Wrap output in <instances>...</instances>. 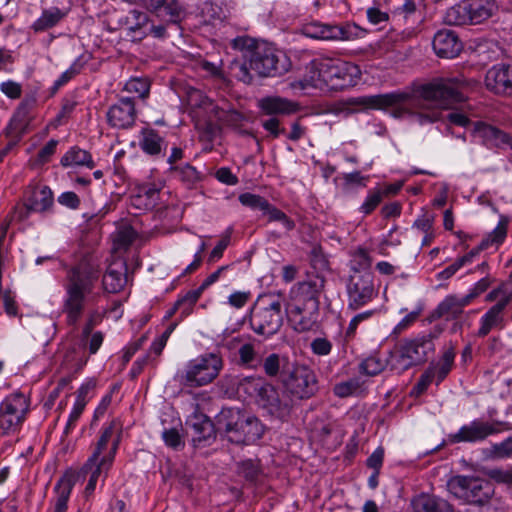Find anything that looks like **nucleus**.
<instances>
[{
  "label": "nucleus",
  "mask_w": 512,
  "mask_h": 512,
  "mask_svg": "<svg viewBox=\"0 0 512 512\" xmlns=\"http://www.w3.org/2000/svg\"><path fill=\"white\" fill-rule=\"evenodd\" d=\"M239 390L255 397L256 404L268 416L287 421L293 409V402L287 391H282L262 377H245L238 383Z\"/></svg>",
  "instance_id": "4"
},
{
  "label": "nucleus",
  "mask_w": 512,
  "mask_h": 512,
  "mask_svg": "<svg viewBox=\"0 0 512 512\" xmlns=\"http://www.w3.org/2000/svg\"><path fill=\"white\" fill-rule=\"evenodd\" d=\"M217 431L232 443L251 445L262 438L265 426L255 415L238 408H224L217 415Z\"/></svg>",
  "instance_id": "5"
},
{
  "label": "nucleus",
  "mask_w": 512,
  "mask_h": 512,
  "mask_svg": "<svg viewBox=\"0 0 512 512\" xmlns=\"http://www.w3.org/2000/svg\"><path fill=\"white\" fill-rule=\"evenodd\" d=\"M118 444H119V438L113 440L111 448L109 449V451L107 453L102 455L101 460H96V463H94L93 465H91L89 467H86V462L82 466L80 473L83 475H87V474L90 475L88 483L84 490L86 497L93 494V492L96 488V485H97L98 478L101 475V473L105 472V474H106L107 471L111 468L112 463L115 458L117 448H118Z\"/></svg>",
  "instance_id": "24"
},
{
  "label": "nucleus",
  "mask_w": 512,
  "mask_h": 512,
  "mask_svg": "<svg viewBox=\"0 0 512 512\" xmlns=\"http://www.w3.org/2000/svg\"><path fill=\"white\" fill-rule=\"evenodd\" d=\"M485 85L488 90L499 95H512V65L497 64L486 73Z\"/></svg>",
  "instance_id": "23"
},
{
  "label": "nucleus",
  "mask_w": 512,
  "mask_h": 512,
  "mask_svg": "<svg viewBox=\"0 0 512 512\" xmlns=\"http://www.w3.org/2000/svg\"><path fill=\"white\" fill-rule=\"evenodd\" d=\"M448 490L468 504L465 512H496L492 505V483L478 477L457 475L447 482Z\"/></svg>",
  "instance_id": "6"
},
{
  "label": "nucleus",
  "mask_w": 512,
  "mask_h": 512,
  "mask_svg": "<svg viewBox=\"0 0 512 512\" xmlns=\"http://www.w3.org/2000/svg\"><path fill=\"white\" fill-rule=\"evenodd\" d=\"M129 29L133 32L141 30L149 22V17L145 12L133 9L126 18Z\"/></svg>",
  "instance_id": "54"
},
{
  "label": "nucleus",
  "mask_w": 512,
  "mask_h": 512,
  "mask_svg": "<svg viewBox=\"0 0 512 512\" xmlns=\"http://www.w3.org/2000/svg\"><path fill=\"white\" fill-rule=\"evenodd\" d=\"M361 77L359 67L338 58L312 59L305 67L302 79L290 83L294 90L316 89L344 90L357 84Z\"/></svg>",
  "instance_id": "1"
},
{
  "label": "nucleus",
  "mask_w": 512,
  "mask_h": 512,
  "mask_svg": "<svg viewBox=\"0 0 512 512\" xmlns=\"http://www.w3.org/2000/svg\"><path fill=\"white\" fill-rule=\"evenodd\" d=\"M497 431V428L490 422L474 420L462 426L457 433L451 434L450 441L452 443L480 442L497 433Z\"/></svg>",
  "instance_id": "25"
},
{
  "label": "nucleus",
  "mask_w": 512,
  "mask_h": 512,
  "mask_svg": "<svg viewBox=\"0 0 512 512\" xmlns=\"http://www.w3.org/2000/svg\"><path fill=\"white\" fill-rule=\"evenodd\" d=\"M231 235H232V228H228L225 231V233L222 235L219 242L216 244V246L210 252L209 257H208L209 262H215L223 256L225 249L230 244Z\"/></svg>",
  "instance_id": "55"
},
{
  "label": "nucleus",
  "mask_w": 512,
  "mask_h": 512,
  "mask_svg": "<svg viewBox=\"0 0 512 512\" xmlns=\"http://www.w3.org/2000/svg\"><path fill=\"white\" fill-rule=\"evenodd\" d=\"M473 137L481 141L485 146L500 149H512V136L505 131L490 124L476 121L472 123Z\"/></svg>",
  "instance_id": "20"
},
{
  "label": "nucleus",
  "mask_w": 512,
  "mask_h": 512,
  "mask_svg": "<svg viewBox=\"0 0 512 512\" xmlns=\"http://www.w3.org/2000/svg\"><path fill=\"white\" fill-rule=\"evenodd\" d=\"M104 314L99 309H92L87 313L85 323L82 327L81 340H88L94 327L98 326L103 320Z\"/></svg>",
  "instance_id": "51"
},
{
  "label": "nucleus",
  "mask_w": 512,
  "mask_h": 512,
  "mask_svg": "<svg viewBox=\"0 0 512 512\" xmlns=\"http://www.w3.org/2000/svg\"><path fill=\"white\" fill-rule=\"evenodd\" d=\"M234 49L244 52L245 62L237 67L239 72L236 77L244 83H251L250 70L261 77H274L281 73L278 67V57L274 49L265 43H258L248 36H240L232 40Z\"/></svg>",
  "instance_id": "3"
},
{
  "label": "nucleus",
  "mask_w": 512,
  "mask_h": 512,
  "mask_svg": "<svg viewBox=\"0 0 512 512\" xmlns=\"http://www.w3.org/2000/svg\"><path fill=\"white\" fill-rule=\"evenodd\" d=\"M433 49L442 58H454L462 50V43L452 30H440L433 39Z\"/></svg>",
  "instance_id": "28"
},
{
  "label": "nucleus",
  "mask_w": 512,
  "mask_h": 512,
  "mask_svg": "<svg viewBox=\"0 0 512 512\" xmlns=\"http://www.w3.org/2000/svg\"><path fill=\"white\" fill-rule=\"evenodd\" d=\"M162 438L168 447H171L175 450L184 447V442L181 438V435L175 428L164 430L162 433Z\"/></svg>",
  "instance_id": "57"
},
{
  "label": "nucleus",
  "mask_w": 512,
  "mask_h": 512,
  "mask_svg": "<svg viewBox=\"0 0 512 512\" xmlns=\"http://www.w3.org/2000/svg\"><path fill=\"white\" fill-rule=\"evenodd\" d=\"M510 294H504L496 304L481 317L480 327L477 331V336L483 338L487 336L493 329L503 328L504 323V310L511 301Z\"/></svg>",
  "instance_id": "26"
},
{
  "label": "nucleus",
  "mask_w": 512,
  "mask_h": 512,
  "mask_svg": "<svg viewBox=\"0 0 512 512\" xmlns=\"http://www.w3.org/2000/svg\"><path fill=\"white\" fill-rule=\"evenodd\" d=\"M257 106L263 115L289 116L301 110L298 102L280 96H266L258 100Z\"/></svg>",
  "instance_id": "27"
},
{
  "label": "nucleus",
  "mask_w": 512,
  "mask_h": 512,
  "mask_svg": "<svg viewBox=\"0 0 512 512\" xmlns=\"http://www.w3.org/2000/svg\"><path fill=\"white\" fill-rule=\"evenodd\" d=\"M291 364L286 357H280L276 353L268 355L263 361V370L269 377H277L281 372L282 378L285 377V370H289Z\"/></svg>",
  "instance_id": "42"
},
{
  "label": "nucleus",
  "mask_w": 512,
  "mask_h": 512,
  "mask_svg": "<svg viewBox=\"0 0 512 512\" xmlns=\"http://www.w3.org/2000/svg\"><path fill=\"white\" fill-rule=\"evenodd\" d=\"M325 279L319 275L308 277L307 280L297 283L291 290L288 303L313 305L319 308V297L323 291Z\"/></svg>",
  "instance_id": "16"
},
{
  "label": "nucleus",
  "mask_w": 512,
  "mask_h": 512,
  "mask_svg": "<svg viewBox=\"0 0 512 512\" xmlns=\"http://www.w3.org/2000/svg\"><path fill=\"white\" fill-rule=\"evenodd\" d=\"M35 104L36 99L34 97H26L22 100L9 123L8 128L11 133L19 136L26 132L31 121V112Z\"/></svg>",
  "instance_id": "29"
},
{
  "label": "nucleus",
  "mask_w": 512,
  "mask_h": 512,
  "mask_svg": "<svg viewBox=\"0 0 512 512\" xmlns=\"http://www.w3.org/2000/svg\"><path fill=\"white\" fill-rule=\"evenodd\" d=\"M237 472L239 476L243 477L250 483L258 482L263 474L259 460L252 459L239 462L237 465Z\"/></svg>",
  "instance_id": "44"
},
{
  "label": "nucleus",
  "mask_w": 512,
  "mask_h": 512,
  "mask_svg": "<svg viewBox=\"0 0 512 512\" xmlns=\"http://www.w3.org/2000/svg\"><path fill=\"white\" fill-rule=\"evenodd\" d=\"M287 319L297 332H306L317 326L319 308L309 305L288 303L286 306Z\"/></svg>",
  "instance_id": "18"
},
{
  "label": "nucleus",
  "mask_w": 512,
  "mask_h": 512,
  "mask_svg": "<svg viewBox=\"0 0 512 512\" xmlns=\"http://www.w3.org/2000/svg\"><path fill=\"white\" fill-rule=\"evenodd\" d=\"M203 291L204 289H202L201 285L199 286V288L195 290L188 291L181 299H179L175 303L174 308L172 309L169 315H172L180 307H184V309L182 310L183 316L189 315L192 311L194 304L198 301Z\"/></svg>",
  "instance_id": "46"
},
{
  "label": "nucleus",
  "mask_w": 512,
  "mask_h": 512,
  "mask_svg": "<svg viewBox=\"0 0 512 512\" xmlns=\"http://www.w3.org/2000/svg\"><path fill=\"white\" fill-rule=\"evenodd\" d=\"M171 170L176 178L187 185L194 184L200 179L199 172L190 164L173 166Z\"/></svg>",
  "instance_id": "47"
},
{
  "label": "nucleus",
  "mask_w": 512,
  "mask_h": 512,
  "mask_svg": "<svg viewBox=\"0 0 512 512\" xmlns=\"http://www.w3.org/2000/svg\"><path fill=\"white\" fill-rule=\"evenodd\" d=\"M468 304L470 303L466 296L459 298L449 295L437 306L435 313L438 317L446 319L456 318Z\"/></svg>",
  "instance_id": "37"
},
{
  "label": "nucleus",
  "mask_w": 512,
  "mask_h": 512,
  "mask_svg": "<svg viewBox=\"0 0 512 512\" xmlns=\"http://www.w3.org/2000/svg\"><path fill=\"white\" fill-rule=\"evenodd\" d=\"M358 387L359 385L357 381L349 380L336 384L333 391L336 396L344 398L352 395L358 389Z\"/></svg>",
  "instance_id": "64"
},
{
  "label": "nucleus",
  "mask_w": 512,
  "mask_h": 512,
  "mask_svg": "<svg viewBox=\"0 0 512 512\" xmlns=\"http://www.w3.org/2000/svg\"><path fill=\"white\" fill-rule=\"evenodd\" d=\"M149 11L166 24L179 23L184 14L177 0H155Z\"/></svg>",
  "instance_id": "30"
},
{
  "label": "nucleus",
  "mask_w": 512,
  "mask_h": 512,
  "mask_svg": "<svg viewBox=\"0 0 512 512\" xmlns=\"http://www.w3.org/2000/svg\"><path fill=\"white\" fill-rule=\"evenodd\" d=\"M498 11L496 0H461L446 10L443 19L450 26L479 25Z\"/></svg>",
  "instance_id": "8"
},
{
  "label": "nucleus",
  "mask_w": 512,
  "mask_h": 512,
  "mask_svg": "<svg viewBox=\"0 0 512 512\" xmlns=\"http://www.w3.org/2000/svg\"><path fill=\"white\" fill-rule=\"evenodd\" d=\"M311 350L318 356H326L332 350V343L327 338L317 337L311 344Z\"/></svg>",
  "instance_id": "62"
},
{
  "label": "nucleus",
  "mask_w": 512,
  "mask_h": 512,
  "mask_svg": "<svg viewBox=\"0 0 512 512\" xmlns=\"http://www.w3.org/2000/svg\"><path fill=\"white\" fill-rule=\"evenodd\" d=\"M238 199L243 206L254 210H260L263 212L265 208H268L269 201L260 195L247 192L240 194Z\"/></svg>",
  "instance_id": "52"
},
{
  "label": "nucleus",
  "mask_w": 512,
  "mask_h": 512,
  "mask_svg": "<svg viewBox=\"0 0 512 512\" xmlns=\"http://www.w3.org/2000/svg\"><path fill=\"white\" fill-rule=\"evenodd\" d=\"M389 13L390 12L382 11L378 6L369 7L366 11L367 19L373 25L387 23Z\"/></svg>",
  "instance_id": "59"
},
{
  "label": "nucleus",
  "mask_w": 512,
  "mask_h": 512,
  "mask_svg": "<svg viewBox=\"0 0 512 512\" xmlns=\"http://www.w3.org/2000/svg\"><path fill=\"white\" fill-rule=\"evenodd\" d=\"M77 475L74 472H66L56 483L54 491L56 499L53 512H67L68 500L76 483Z\"/></svg>",
  "instance_id": "32"
},
{
  "label": "nucleus",
  "mask_w": 512,
  "mask_h": 512,
  "mask_svg": "<svg viewBox=\"0 0 512 512\" xmlns=\"http://www.w3.org/2000/svg\"><path fill=\"white\" fill-rule=\"evenodd\" d=\"M461 85L462 82L457 79H440L423 85L419 92L423 99L435 102L441 107H449L464 100L460 91Z\"/></svg>",
  "instance_id": "14"
},
{
  "label": "nucleus",
  "mask_w": 512,
  "mask_h": 512,
  "mask_svg": "<svg viewBox=\"0 0 512 512\" xmlns=\"http://www.w3.org/2000/svg\"><path fill=\"white\" fill-rule=\"evenodd\" d=\"M65 16L58 7L43 10L41 16L32 24L35 32H43L56 26Z\"/></svg>",
  "instance_id": "41"
},
{
  "label": "nucleus",
  "mask_w": 512,
  "mask_h": 512,
  "mask_svg": "<svg viewBox=\"0 0 512 512\" xmlns=\"http://www.w3.org/2000/svg\"><path fill=\"white\" fill-rule=\"evenodd\" d=\"M136 232L132 227H124L117 232L115 243L119 247H128L135 240Z\"/></svg>",
  "instance_id": "63"
},
{
  "label": "nucleus",
  "mask_w": 512,
  "mask_h": 512,
  "mask_svg": "<svg viewBox=\"0 0 512 512\" xmlns=\"http://www.w3.org/2000/svg\"><path fill=\"white\" fill-rule=\"evenodd\" d=\"M385 4L393 19L405 23L415 20L418 11L416 0H385Z\"/></svg>",
  "instance_id": "35"
},
{
  "label": "nucleus",
  "mask_w": 512,
  "mask_h": 512,
  "mask_svg": "<svg viewBox=\"0 0 512 512\" xmlns=\"http://www.w3.org/2000/svg\"><path fill=\"white\" fill-rule=\"evenodd\" d=\"M163 143V138L156 130L151 128H143L141 130L139 145L146 154L151 156L159 155L162 151Z\"/></svg>",
  "instance_id": "39"
},
{
  "label": "nucleus",
  "mask_w": 512,
  "mask_h": 512,
  "mask_svg": "<svg viewBox=\"0 0 512 512\" xmlns=\"http://www.w3.org/2000/svg\"><path fill=\"white\" fill-rule=\"evenodd\" d=\"M385 197V192H382L381 189H372L368 192L367 197L359 208V211L363 215L371 214L378 205L383 201Z\"/></svg>",
  "instance_id": "50"
},
{
  "label": "nucleus",
  "mask_w": 512,
  "mask_h": 512,
  "mask_svg": "<svg viewBox=\"0 0 512 512\" xmlns=\"http://www.w3.org/2000/svg\"><path fill=\"white\" fill-rule=\"evenodd\" d=\"M222 368L223 359L219 353H205L190 360L185 369L176 374V379L185 387H202L213 382Z\"/></svg>",
  "instance_id": "9"
},
{
  "label": "nucleus",
  "mask_w": 512,
  "mask_h": 512,
  "mask_svg": "<svg viewBox=\"0 0 512 512\" xmlns=\"http://www.w3.org/2000/svg\"><path fill=\"white\" fill-rule=\"evenodd\" d=\"M386 365H389L387 360L384 361L377 355H372L361 362L360 372L368 376H375L381 373Z\"/></svg>",
  "instance_id": "48"
},
{
  "label": "nucleus",
  "mask_w": 512,
  "mask_h": 512,
  "mask_svg": "<svg viewBox=\"0 0 512 512\" xmlns=\"http://www.w3.org/2000/svg\"><path fill=\"white\" fill-rule=\"evenodd\" d=\"M301 32L304 36L316 40L344 41L350 39V25H331L317 21L306 23L302 26Z\"/></svg>",
  "instance_id": "19"
},
{
  "label": "nucleus",
  "mask_w": 512,
  "mask_h": 512,
  "mask_svg": "<svg viewBox=\"0 0 512 512\" xmlns=\"http://www.w3.org/2000/svg\"><path fill=\"white\" fill-rule=\"evenodd\" d=\"M411 507L417 512H454L447 500L428 493L415 496L411 500Z\"/></svg>",
  "instance_id": "31"
},
{
  "label": "nucleus",
  "mask_w": 512,
  "mask_h": 512,
  "mask_svg": "<svg viewBox=\"0 0 512 512\" xmlns=\"http://www.w3.org/2000/svg\"><path fill=\"white\" fill-rule=\"evenodd\" d=\"M86 64V61L83 59V57H78L71 66L64 71L60 77L54 82V90L59 89L61 86L68 83L71 79H73L76 75H78L82 69L84 68Z\"/></svg>",
  "instance_id": "49"
},
{
  "label": "nucleus",
  "mask_w": 512,
  "mask_h": 512,
  "mask_svg": "<svg viewBox=\"0 0 512 512\" xmlns=\"http://www.w3.org/2000/svg\"><path fill=\"white\" fill-rule=\"evenodd\" d=\"M61 165L64 167L69 166H86L93 168L95 163L91 154L79 147L70 148L61 158Z\"/></svg>",
  "instance_id": "40"
},
{
  "label": "nucleus",
  "mask_w": 512,
  "mask_h": 512,
  "mask_svg": "<svg viewBox=\"0 0 512 512\" xmlns=\"http://www.w3.org/2000/svg\"><path fill=\"white\" fill-rule=\"evenodd\" d=\"M312 266L317 270H325L328 268V260L326 259L321 247L314 246L309 255Z\"/></svg>",
  "instance_id": "61"
},
{
  "label": "nucleus",
  "mask_w": 512,
  "mask_h": 512,
  "mask_svg": "<svg viewBox=\"0 0 512 512\" xmlns=\"http://www.w3.org/2000/svg\"><path fill=\"white\" fill-rule=\"evenodd\" d=\"M127 266L124 262L110 265L103 276V288L108 293L120 292L127 283Z\"/></svg>",
  "instance_id": "34"
},
{
  "label": "nucleus",
  "mask_w": 512,
  "mask_h": 512,
  "mask_svg": "<svg viewBox=\"0 0 512 512\" xmlns=\"http://www.w3.org/2000/svg\"><path fill=\"white\" fill-rule=\"evenodd\" d=\"M261 124L273 139H276L281 134L285 133V128L281 127V122L278 117H270L263 120Z\"/></svg>",
  "instance_id": "58"
},
{
  "label": "nucleus",
  "mask_w": 512,
  "mask_h": 512,
  "mask_svg": "<svg viewBox=\"0 0 512 512\" xmlns=\"http://www.w3.org/2000/svg\"><path fill=\"white\" fill-rule=\"evenodd\" d=\"M282 383L292 398L299 400L309 399L318 390V381L314 371L306 365L292 363L289 370H285Z\"/></svg>",
  "instance_id": "12"
},
{
  "label": "nucleus",
  "mask_w": 512,
  "mask_h": 512,
  "mask_svg": "<svg viewBox=\"0 0 512 512\" xmlns=\"http://www.w3.org/2000/svg\"><path fill=\"white\" fill-rule=\"evenodd\" d=\"M508 223V218L506 216H501L494 230L490 232L485 238H483L477 247L470 250L467 253L468 256L474 260V258L478 256L479 253L483 250H486L492 246L498 247L501 245L507 236Z\"/></svg>",
  "instance_id": "33"
},
{
  "label": "nucleus",
  "mask_w": 512,
  "mask_h": 512,
  "mask_svg": "<svg viewBox=\"0 0 512 512\" xmlns=\"http://www.w3.org/2000/svg\"><path fill=\"white\" fill-rule=\"evenodd\" d=\"M376 310H367L361 313L356 314L349 322V325L346 329L345 336L346 338H353L356 334L357 328L360 324L365 321H368L374 314Z\"/></svg>",
  "instance_id": "56"
},
{
  "label": "nucleus",
  "mask_w": 512,
  "mask_h": 512,
  "mask_svg": "<svg viewBox=\"0 0 512 512\" xmlns=\"http://www.w3.org/2000/svg\"><path fill=\"white\" fill-rule=\"evenodd\" d=\"M408 98L409 94L400 92L353 97L340 103L335 113L349 116L365 109H386L403 104Z\"/></svg>",
  "instance_id": "13"
},
{
  "label": "nucleus",
  "mask_w": 512,
  "mask_h": 512,
  "mask_svg": "<svg viewBox=\"0 0 512 512\" xmlns=\"http://www.w3.org/2000/svg\"><path fill=\"white\" fill-rule=\"evenodd\" d=\"M99 277L98 266L87 260L80 261L67 271L63 302L67 325L76 326L85 310V305L97 302L100 293L95 292V288Z\"/></svg>",
  "instance_id": "2"
},
{
  "label": "nucleus",
  "mask_w": 512,
  "mask_h": 512,
  "mask_svg": "<svg viewBox=\"0 0 512 512\" xmlns=\"http://www.w3.org/2000/svg\"><path fill=\"white\" fill-rule=\"evenodd\" d=\"M435 351L431 334L414 339H404L390 351L387 363L398 373L425 363Z\"/></svg>",
  "instance_id": "7"
},
{
  "label": "nucleus",
  "mask_w": 512,
  "mask_h": 512,
  "mask_svg": "<svg viewBox=\"0 0 512 512\" xmlns=\"http://www.w3.org/2000/svg\"><path fill=\"white\" fill-rule=\"evenodd\" d=\"M347 309L356 311L376 296L373 276L369 272L355 271L347 284Z\"/></svg>",
  "instance_id": "15"
},
{
  "label": "nucleus",
  "mask_w": 512,
  "mask_h": 512,
  "mask_svg": "<svg viewBox=\"0 0 512 512\" xmlns=\"http://www.w3.org/2000/svg\"><path fill=\"white\" fill-rule=\"evenodd\" d=\"M186 426L191 430L194 446H205L215 439L217 426L212 420L200 411L198 404L194 405V411L186 420Z\"/></svg>",
  "instance_id": "17"
},
{
  "label": "nucleus",
  "mask_w": 512,
  "mask_h": 512,
  "mask_svg": "<svg viewBox=\"0 0 512 512\" xmlns=\"http://www.w3.org/2000/svg\"><path fill=\"white\" fill-rule=\"evenodd\" d=\"M86 406L82 405V403H74L72 411L69 415L68 421L66 423L64 434L68 435L70 434L74 428L76 427V424L78 420L80 419L84 409Z\"/></svg>",
  "instance_id": "60"
},
{
  "label": "nucleus",
  "mask_w": 512,
  "mask_h": 512,
  "mask_svg": "<svg viewBox=\"0 0 512 512\" xmlns=\"http://www.w3.org/2000/svg\"><path fill=\"white\" fill-rule=\"evenodd\" d=\"M205 109L221 124L230 127H239L244 121V116L236 110H225L215 105L211 100L203 101Z\"/></svg>",
  "instance_id": "36"
},
{
  "label": "nucleus",
  "mask_w": 512,
  "mask_h": 512,
  "mask_svg": "<svg viewBox=\"0 0 512 512\" xmlns=\"http://www.w3.org/2000/svg\"><path fill=\"white\" fill-rule=\"evenodd\" d=\"M250 327L257 335L269 338L275 335L283 324L282 301L280 297L259 298L251 309Z\"/></svg>",
  "instance_id": "10"
},
{
  "label": "nucleus",
  "mask_w": 512,
  "mask_h": 512,
  "mask_svg": "<svg viewBox=\"0 0 512 512\" xmlns=\"http://www.w3.org/2000/svg\"><path fill=\"white\" fill-rule=\"evenodd\" d=\"M30 411V399L22 392L7 395L0 403V435H16Z\"/></svg>",
  "instance_id": "11"
},
{
  "label": "nucleus",
  "mask_w": 512,
  "mask_h": 512,
  "mask_svg": "<svg viewBox=\"0 0 512 512\" xmlns=\"http://www.w3.org/2000/svg\"><path fill=\"white\" fill-rule=\"evenodd\" d=\"M489 456L493 459H506L512 457V437L501 443L493 444L489 450Z\"/></svg>",
  "instance_id": "53"
},
{
  "label": "nucleus",
  "mask_w": 512,
  "mask_h": 512,
  "mask_svg": "<svg viewBox=\"0 0 512 512\" xmlns=\"http://www.w3.org/2000/svg\"><path fill=\"white\" fill-rule=\"evenodd\" d=\"M151 83L146 77H134L129 79L125 86L124 91L134 94L135 97L146 99L149 96Z\"/></svg>",
  "instance_id": "45"
},
{
  "label": "nucleus",
  "mask_w": 512,
  "mask_h": 512,
  "mask_svg": "<svg viewBox=\"0 0 512 512\" xmlns=\"http://www.w3.org/2000/svg\"><path fill=\"white\" fill-rule=\"evenodd\" d=\"M116 428L115 422H111L107 427L103 429V432L96 443L93 453L86 461V467H89L96 463V460H101L102 454L107 450L108 443L111 441Z\"/></svg>",
  "instance_id": "43"
},
{
  "label": "nucleus",
  "mask_w": 512,
  "mask_h": 512,
  "mask_svg": "<svg viewBox=\"0 0 512 512\" xmlns=\"http://www.w3.org/2000/svg\"><path fill=\"white\" fill-rule=\"evenodd\" d=\"M455 352L453 348L446 349L441 358L436 363H431L428 370H432V376L435 379L436 385H439L450 373L454 365Z\"/></svg>",
  "instance_id": "38"
},
{
  "label": "nucleus",
  "mask_w": 512,
  "mask_h": 512,
  "mask_svg": "<svg viewBox=\"0 0 512 512\" xmlns=\"http://www.w3.org/2000/svg\"><path fill=\"white\" fill-rule=\"evenodd\" d=\"M27 193L30 194L26 198L25 210L20 211L19 220L26 218L30 212L44 213L52 209L54 197L48 186L29 185Z\"/></svg>",
  "instance_id": "22"
},
{
  "label": "nucleus",
  "mask_w": 512,
  "mask_h": 512,
  "mask_svg": "<svg viewBox=\"0 0 512 512\" xmlns=\"http://www.w3.org/2000/svg\"><path fill=\"white\" fill-rule=\"evenodd\" d=\"M137 111L134 100L130 97L120 98L107 111V121L110 126L118 129H128L136 121Z\"/></svg>",
  "instance_id": "21"
}]
</instances>
